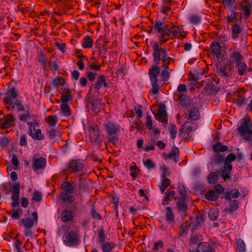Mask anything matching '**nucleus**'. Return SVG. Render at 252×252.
<instances>
[{
  "mask_svg": "<svg viewBox=\"0 0 252 252\" xmlns=\"http://www.w3.org/2000/svg\"><path fill=\"white\" fill-rule=\"evenodd\" d=\"M152 48L153 50L152 55L154 63L158 65L161 60L163 63L162 67L167 68L171 63L172 58L168 56L167 48L165 47H162L157 42L154 43Z\"/></svg>",
  "mask_w": 252,
  "mask_h": 252,
  "instance_id": "nucleus-1",
  "label": "nucleus"
},
{
  "mask_svg": "<svg viewBox=\"0 0 252 252\" xmlns=\"http://www.w3.org/2000/svg\"><path fill=\"white\" fill-rule=\"evenodd\" d=\"M181 36L184 37L181 34V29L172 25H167L165 26L164 33L159 35L160 38L162 40L161 42L163 43L166 42L170 38H180Z\"/></svg>",
  "mask_w": 252,
  "mask_h": 252,
  "instance_id": "nucleus-2",
  "label": "nucleus"
},
{
  "mask_svg": "<svg viewBox=\"0 0 252 252\" xmlns=\"http://www.w3.org/2000/svg\"><path fill=\"white\" fill-rule=\"evenodd\" d=\"M236 7L240 18L247 20L252 13V0H241L238 2Z\"/></svg>",
  "mask_w": 252,
  "mask_h": 252,
  "instance_id": "nucleus-3",
  "label": "nucleus"
},
{
  "mask_svg": "<svg viewBox=\"0 0 252 252\" xmlns=\"http://www.w3.org/2000/svg\"><path fill=\"white\" fill-rule=\"evenodd\" d=\"M160 68L156 63L149 69L148 74L152 86V93L154 94H157L159 92V87L158 83L157 77L160 73Z\"/></svg>",
  "mask_w": 252,
  "mask_h": 252,
  "instance_id": "nucleus-4",
  "label": "nucleus"
},
{
  "mask_svg": "<svg viewBox=\"0 0 252 252\" xmlns=\"http://www.w3.org/2000/svg\"><path fill=\"white\" fill-rule=\"evenodd\" d=\"M63 242L68 247L76 246L79 244V235L75 230H71L66 232L63 235Z\"/></svg>",
  "mask_w": 252,
  "mask_h": 252,
  "instance_id": "nucleus-5",
  "label": "nucleus"
},
{
  "mask_svg": "<svg viewBox=\"0 0 252 252\" xmlns=\"http://www.w3.org/2000/svg\"><path fill=\"white\" fill-rule=\"evenodd\" d=\"M18 96V92L14 88L12 87L7 90L5 94L4 100L6 104H9L7 108L9 110L13 111L15 108L14 100L17 98Z\"/></svg>",
  "mask_w": 252,
  "mask_h": 252,
  "instance_id": "nucleus-6",
  "label": "nucleus"
},
{
  "mask_svg": "<svg viewBox=\"0 0 252 252\" xmlns=\"http://www.w3.org/2000/svg\"><path fill=\"white\" fill-rule=\"evenodd\" d=\"M252 123L248 118H244L241 122L240 126L238 128V130L240 135L245 136L246 140H249V137L246 135L252 134Z\"/></svg>",
  "mask_w": 252,
  "mask_h": 252,
  "instance_id": "nucleus-7",
  "label": "nucleus"
},
{
  "mask_svg": "<svg viewBox=\"0 0 252 252\" xmlns=\"http://www.w3.org/2000/svg\"><path fill=\"white\" fill-rule=\"evenodd\" d=\"M32 218L27 217L22 219L18 222L19 225H23L25 228H32L34 224H37L38 221V215L36 212L34 211L32 213Z\"/></svg>",
  "mask_w": 252,
  "mask_h": 252,
  "instance_id": "nucleus-8",
  "label": "nucleus"
},
{
  "mask_svg": "<svg viewBox=\"0 0 252 252\" xmlns=\"http://www.w3.org/2000/svg\"><path fill=\"white\" fill-rule=\"evenodd\" d=\"M84 167V163L80 159H73L69 161L67 165L68 172H76L82 171Z\"/></svg>",
  "mask_w": 252,
  "mask_h": 252,
  "instance_id": "nucleus-9",
  "label": "nucleus"
},
{
  "mask_svg": "<svg viewBox=\"0 0 252 252\" xmlns=\"http://www.w3.org/2000/svg\"><path fill=\"white\" fill-rule=\"evenodd\" d=\"M216 70L218 75L222 77H227L231 75L230 68H228L226 64L219 63L216 65Z\"/></svg>",
  "mask_w": 252,
  "mask_h": 252,
  "instance_id": "nucleus-10",
  "label": "nucleus"
},
{
  "mask_svg": "<svg viewBox=\"0 0 252 252\" xmlns=\"http://www.w3.org/2000/svg\"><path fill=\"white\" fill-rule=\"evenodd\" d=\"M155 118L157 120L162 122L164 127L167 126V112L164 105H160L159 106L158 113L155 115Z\"/></svg>",
  "mask_w": 252,
  "mask_h": 252,
  "instance_id": "nucleus-11",
  "label": "nucleus"
},
{
  "mask_svg": "<svg viewBox=\"0 0 252 252\" xmlns=\"http://www.w3.org/2000/svg\"><path fill=\"white\" fill-rule=\"evenodd\" d=\"M46 160L43 157L33 158L32 160V169L37 171L39 169H43L46 166Z\"/></svg>",
  "mask_w": 252,
  "mask_h": 252,
  "instance_id": "nucleus-12",
  "label": "nucleus"
},
{
  "mask_svg": "<svg viewBox=\"0 0 252 252\" xmlns=\"http://www.w3.org/2000/svg\"><path fill=\"white\" fill-rule=\"evenodd\" d=\"M211 50L213 54L218 60L222 59V55L221 47L219 42H214L211 45Z\"/></svg>",
  "mask_w": 252,
  "mask_h": 252,
  "instance_id": "nucleus-13",
  "label": "nucleus"
},
{
  "mask_svg": "<svg viewBox=\"0 0 252 252\" xmlns=\"http://www.w3.org/2000/svg\"><path fill=\"white\" fill-rule=\"evenodd\" d=\"M107 133L110 135L116 134L120 130V126L113 122H109L105 125Z\"/></svg>",
  "mask_w": 252,
  "mask_h": 252,
  "instance_id": "nucleus-14",
  "label": "nucleus"
},
{
  "mask_svg": "<svg viewBox=\"0 0 252 252\" xmlns=\"http://www.w3.org/2000/svg\"><path fill=\"white\" fill-rule=\"evenodd\" d=\"M205 220V217L204 215L200 213L196 214L195 216V223H194L191 228V231H194L201 227L204 223Z\"/></svg>",
  "mask_w": 252,
  "mask_h": 252,
  "instance_id": "nucleus-15",
  "label": "nucleus"
},
{
  "mask_svg": "<svg viewBox=\"0 0 252 252\" xmlns=\"http://www.w3.org/2000/svg\"><path fill=\"white\" fill-rule=\"evenodd\" d=\"M102 87L109 88V86L106 82V78L104 75H100L95 82L94 88L98 91Z\"/></svg>",
  "mask_w": 252,
  "mask_h": 252,
  "instance_id": "nucleus-16",
  "label": "nucleus"
},
{
  "mask_svg": "<svg viewBox=\"0 0 252 252\" xmlns=\"http://www.w3.org/2000/svg\"><path fill=\"white\" fill-rule=\"evenodd\" d=\"M193 252H213L210 245L206 242L200 243Z\"/></svg>",
  "mask_w": 252,
  "mask_h": 252,
  "instance_id": "nucleus-17",
  "label": "nucleus"
},
{
  "mask_svg": "<svg viewBox=\"0 0 252 252\" xmlns=\"http://www.w3.org/2000/svg\"><path fill=\"white\" fill-rule=\"evenodd\" d=\"M229 204V207L225 208L223 211L226 213H232L237 210L239 206L238 201L237 200H227Z\"/></svg>",
  "mask_w": 252,
  "mask_h": 252,
  "instance_id": "nucleus-18",
  "label": "nucleus"
},
{
  "mask_svg": "<svg viewBox=\"0 0 252 252\" xmlns=\"http://www.w3.org/2000/svg\"><path fill=\"white\" fill-rule=\"evenodd\" d=\"M179 150L175 146L172 147L170 153L166 156V158H169L177 162L179 159Z\"/></svg>",
  "mask_w": 252,
  "mask_h": 252,
  "instance_id": "nucleus-19",
  "label": "nucleus"
},
{
  "mask_svg": "<svg viewBox=\"0 0 252 252\" xmlns=\"http://www.w3.org/2000/svg\"><path fill=\"white\" fill-rule=\"evenodd\" d=\"M236 67L237 69L238 74L240 76L245 75L249 70L247 64L242 62L236 64Z\"/></svg>",
  "mask_w": 252,
  "mask_h": 252,
  "instance_id": "nucleus-20",
  "label": "nucleus"
},
{
  "mask_svg": "<svg viewBox=\"0 0 252 252\" xmlns=\"http://www.w3.org/2000/svg\"><path fill=\"white\" fill-rule=\"evenodd\" d=\"M232 168V165H226V164H224L221 174L223 179L224 181H226L227 180L230 179L229 174L230 173Z\"/></svg>",
  "mask_w": 252,
  "mask_h": 252,
  "instance_id": "nucleus-21",
  "label": "nucleus"
},
{
  "mask_svg": "<svg viewBox=\"0 0 252 252\" xmlns=\"http://www.w3.org/2000/svg\"><path fill=\"white\" fill-rule=\"evenodd\" d=\"M73 218V212L69 210H64L61 214L62 220L64 222L71 220Z\"/></svg>",
  "mask_w": 252,
  "mask_h": 252,
  "instance_id": "nucleus-22",
  "label": "nucleus"
},
{
  "mask_svg": "<svg viewBox=\"0 0 252 252\" xmlns=\"http://www.w3.org/2000/svg\"><path fill=\"white\" fill-rule=\"evenodd\" d=\"M15 121V118L13 116L10 115L5 118L3 122L1 123L0 128H7L13 125V123Z\"/></svg>",
  "mask_w": 252,
  "mask_h": 252,
  "instance_id": "nucleus-23",
  "label": "nucleus"
},
{
  "mask_svg": "<svg viewBox=\"0 0 252 252\" xmlns=\"http://www.w3.org/2000/svg\"><path fill=\"white\" fill-rule=\"evenodd\" d=\"M240 193L237 189H231L226 192L224 198L226 200H232V198H237L239 196Z\"/></svg>",
  "mask_w": 252,
  "mask_h": 252,
  "instance_id": "nucleus-24",
  "label": "nucleus"
},
{
  "mask_svg": "<svg viewBox=\"0 0 252 252\" xmlns=\"http://www.w3.org/2000/svg\"><path fill=\"white\" fill-rule=\"evenodd\" d=\"M199 111L198 109L196 107L191 108L189 112V119L192 121H195L199 118Z\"/></svg>",
  "mask_w": 252,
  "mask_h": 252,
  "instance_id": "nucleus-25",
  "label": "nucleus"
},
{
  "mask_svg": "<svg viewBox=\"0 0 252 252\" xmlns=\"http://www.w3.org/2000/svg\"><path fill=\"white\" fill-rule=\"evenodd\" d=\"M165 218L167 222L170 224H172L174 220V215L171 207H167L165 209Z\"/></svg>",
  "mask_w": 252,
  "mask_h": 252,
  "instance_id": "nucleus-26",
  "label": "nucleus"
},
{
  "mask_svg": "<svg viewBox=\"0 0 252 252\" xmlns=\"http://www.w3.org/2000/svg\"><path fill=\"white\" fill-rule=\"evenodd\" d=\"M20 185L19 182L15 183L14 185L12 187L11 192V198H19L20 196Z\"/></svg>",
  "mask_w": 252,
  "mask_h": 252,
  "instance_id": "nucleus-27",
  "label": "nucleus"
},
{
  "mask_svg": "<svg viewBox=\"0 0 252 252\" xmlns=\"http://www.w3.org/2000/svg\"><path fill=\"white\" fill-rule=\"evenodd\" d=\"M242 55L238 51H233L230 55V58L232 60V62H235L236 64L242 62L243 59Z\"/></svg>",
  "mask_w": 252,
  "mask_h": 252,
  "instance_id": "nucleus-28",
  "label": "nucleus"
},
{
  "mask_svg": "<svg viewBox=\"0 0 252 252\" xmlns=\"http://www.w3.org/2000/svg\"><path fill=\"white\" fill-rule=\"evenodd\" d=\"M213 149L215 152L219 153L227 151L228 147L225 145H222L220 142H217L213 145Z\"/></svg>",
  "mask_w": 252,
  "mask_h": 252,
  "instance_id": "nucleus-29",
  "label": "nucleus"
},
{
  "mask_svg": "<svg viewBox=\"0 0 252 252\" xmlns=\"http://www.w3.org/2000/svg\"><path fill=\"white\" fill-rule=\"evenodd\" d=\"M101 245L103 252H110L116 247V244L112 242L104 243Z\"/></svg>",
  "mask_w": 252,
  "mask_h": 252,
  "instance_id": "nucleus-30",
  "label": "nucleus"
},
{
  "mask_svg": "<svg viewBox=\"0 0 252 252\" xmlns=\"http://www.w3.org/2000/svg\"><path fill=\"white\" fill-rule=\"evenodd\" d=\"M242 30V28L239 24H234L232 27V38L234 39L237 38L239 36V34L241 32Z\"/></svg>",
  "mask_w": 252,
  "mask_h": 252,
  "instance_id": "nucleus-31",
  "label": "nucleus"
},
{
  "mask_svg": "<svg viewBox=\"0 0 252 252\" xmlns=\"http://www.w3.org/2000/svg\"><path fill=\"white\" fill-rule=\"evenodd\" d=\"M22 214V210L19 208L17 209H13L9 213V215H10L11 217L14 220H19L21 218Z\"/></svg>",
  "mask_w": 252,
  "mask_h": 252,
  "instance_id": "nucleus-32",
  "label": "nucleus"
},
{
  "mask_svg": "<svg viewBox=\"0 0 252 252\" xmlns=\"http://www.w3.org/2000/svg\"><path fill=\"white\" fill-rule=\"evenodd\" d=\"M38 61L42 66L43 69L45 70L47 67V57L41 52L38 55Z\"/></svg>",
  "mask_w": 252,
  "mask_h": 252,
  "instance_id": "nucleus-33",
  "label": "nucleus"
},
{
  "mask_svg": "<svg viewBox=\"0 0 252 252\" xmlns=\"http://www.w3.org/2000/svg\"><path fill=\"white\" fill-rule=\"evenodd\" d=\"M72 99V95L69 91H66V93L62 94L61 97L62 104H67V103Z\"/></svg>",
  "mask_w": 252,
  "mask_h": 252,
  "instance_id": "nucleus-34",
  "label": "nucleus"
},
{
  "mask_svg": "<svg viewBox=\"0 0 252 252\" xmlns=\"http://www.w3.org/2000/svg\"><path fill=\"white\" fill-rule=\"evenodd\" d=\"M161 184L159 185V188L162 193H163L166 189L169 186L170 180L167 177L161 178Z\"/></svg>",
  "mask_w": 252,
  "mask_h": 252,
  "instance_id": "nucleus-35",
  "label": "nucleus"
},
{
  "mask_svg": "<svg viewBox=\"0 0 252 252\" xmlns=\"http://www.w3.org/2000/svg\"><path fill=\"white\" fill-rule=\"evenodd\" d=\"M25 112V114H22L19 116V119L21 121L27 122L31 119L32 115L29 106H27V110Z\"/></svg>",
  "mask_w": 252,
  "mask_h": 252,
  "instance_id": "nucleus-36",
  "label": "nucleus"
},
{
  "mask_svg": "<svg viewBox=\"0 0 252 252\" xmlns=\"http://www.w3.org/2000/svg\"><path fill=\"white\" fill-rule=\"evenodd\" d=\"M166 25H164L161 21H156L153 26V28L159 33H164V27Z\"/></svg>",
  "mask_w": 252,
  "mask_h": 252,
  "instance_id": "nucleus-37",
  "label": "nucleus"
},
{
  "mask_svg": "<svg viewBox=\"0 0 252 252\" xmlns=\"http://www.w3.org/2000/svg\"><path fill=\"white\" fill-rule=\"evenodd\" d=\"M62 188L64 192L73 193L74 190V187L68 182H65L62 185Z\"/></svg>",
  "mask_w": 252,
  "mask_h": 252,
  "instance_id": "nucleus-38",
  "label": "nucleus"
},
{
  "mask_svg": "<svg viewBox=\"0 0 252 252\" xmlns=\"http://www.w3.org/2000/svg\"><path fill=\"white\" fill-rule=\"evenodd\" d=\"M27 124L29 126V134H32L34 132L36 131V127L39 126L38 123L35 121H33L31 122H27Z\"/></svg>",
  "mask_w": 252,
  "mask_h": 252,
  "instance_id": "nucleus-39",
  "label": "nucleus"
},
{
  "mask_svg": "<svg viewBox=\"0 0 252 252\" xmlns=\"http://www.w3.org/2000/svg\"><path fill=\"white\" fill-rule=\"evenodd\" d=\"M219 215V211L217 209H211L208 213V217L212 220H215Z\"/></svg>",
  "mask_w": 252,
  "mask_h": 252,
  "instance_id": "nucleus-40",
  "label": "nucleus"
},
{
  "mask_svg": "<svg viewBox=\"0 0 252 252\" xmlns=\"http://www.w3.org/2000/svg\"><path fill=\"white\" fill-rule=\"evenodd\" d=\"M72 193L63 192L61 194V198L64 201L71 202L74 200L73 196L72 195Z\"/></svg>",
  "mask_w": 252,
  "mask_h": 252,
  "instance_id": "nucleus-41",
  "label": "nucleus"
},
{
  "mask_svg": "<svg viewBox=\"0 0 252 252\" xmlns=\"http://www.w3.org/2000/svg\"><path fill=\"white\" fill-rule=\"evenodd\" d=\"M185 198H182L177 202V206L180 211L185 212L187 209V205L184 200Z\"/></svg>",
  "mask_w": 252,
  "mask_h": 252,
  "instance_id": "nucleus-42",
  "label": "nucleus"
},
{
  "mask_svg": "<svg viewBox=\"0 0 252 252\" xmlns=\"http://www.w3.org/2000/svg\"><path fill=\"white\" fill-rule=\"evenodd\" d=\"M29 135L34 140H41L44 138L43 134L41 133V129L39 128L37 129L36 131L32 133V134Z\"/></svg>",
  "mask_w": 252,
  "mask_h": 252,
  "instance_id": "nucleus-43",
  "label": "nucleus"
},
{
  "mask_svg": "<svg viewBox=\"0 0 252 252\" xmlns=\"http://www.w3.org/2000/svg\"><path fill=\"white\" fill-rule=\"evenodd\" d=\"M93 43V40L89 36H86L83 40L82 46L85 48H91Z\"/></svg>",
  "mask_w": 252,
  "mask_h": 252,
  "instance_id": "nucleus-44",
  "label": "nucleus"
},
{
  "mask_svg": "<svg viewBox=\"0 0 252 252\" xmlns=\"http://www.w3.org/2000/svg\"><path fill=\"white\" fill-rule=\"evenodd\" d=\"M190 226V224L186 222L183 223L180 227L181 230L179 232V235L180 236H183L187 233Z\"/></svg>",
  "mask_w": 252,
  "mask_h": 252,
  "instance_id": "nucleus-45",
  "label": "nucleus"
},
{
  "mask_svg": "<svg viewBox=\"0 0 252 252\" xmlns=\"http://www.w3.org/2000/svg\"><path fill=\"white\" fill-rule=\"evenodd\" d=\"M207 179L209 184H214L218 180V174L216 172H211L208 176Z\"/></svg>",
  "mask_w": 252,
  "mask_h": 252,
  "instance_id": "nucleus-46",
  "label": "nucleus"
},
{
  "mask_svg": "<svg viewBox=\"0 0 252 252\" xmlns=\"http://www.w3.org/2000/svg\"><path fill=\"white\" fill-rule=\"evenodd\" d=\"M168 130L170 136L172 139H174L176 137L177 133L176 126L174 124H171L168 128Z\"/></svg>",
  "mask_w": 252,
  "mask_h": 252,
  "instance_id": "nucleus-47",
  "label": "nucleus"
},
{
  "mask_svg": "<svg viewBox=\"0 0 252 252\" xmlns=\"http://www.w3.org/2000/svg\"><path fill=\"white\" fill-rule=\"evenodd\" d=\"M91 103L92 106V109L95 112H98L101 107L99 100L97 99H94L92 100Z\"/></svg>",
  "mask_w": 252,
  "mask_h": 252,
  "instance_id": "nucleus-48",
  "label": "nucleus"
},
{
  "mask_svg": "<svg viewBox=\"0 0 252 252\" xmlns=\"http://www.w3.org/2000/svg\"><path fill=\"white\" fill-rule=\"evenodd\" d=\"M61 111L62 113L65 116H70L71 114L70 108L67 104H61Z\"/></svg>",
  "mask_w": 252,
  "mask_h": 252,
  "instance_id": "nucleus-49",
  "label": "nucleus"
},
{
  "mask_svg": "<svg viewBox=\"0 0 252 252\" xmlns=\"http://www.w3.org/2000/svg\"><path fill=\"white\" fill-rule=\"evenodd\" d=\"M58 120V117L55 115H50L47 118V122L51 126H55L57 123Z\"/></svg>",
  "mask_w": 252,
  "mask_h": 252,
  "instance_id": "nucleus-50",
  "label": "nucleus"
},
{
  "mask_svg": "<svg viewBox=\"0 0 252 252\" xmlns=\"http://www.w3.org/2000/svg\"><path fill=\"white\" fill-rule=\"evenodd\" d=\"M227 21L228 22H232L233 21H236V23H240V20H238L236 18V12L234 10L231 9L230 11V14L227 17Z\"/></svg>",
  "mask_w": 252,
  "mask_h": 252,
  "instance_id": "nucleus-51",
  "label": "nucleus"
},
{
  "mask_svg": "<svg viewBox=\"0 0 252 252\" xmlns=\"http://www.w3.org/2000/svg\"><path fill=\"white\" fill-rule=\"evenodd\" d=\"M189 20L191 23L193 25H197L201 21V18L199 16L196 14H192L190 16Z\"/></svg>",
  "mask_w": 252,
  "mask_h": 252,
  "instance_id": "nucleus-52",
  "label": "nucleus"
},
{
  "mask_svg": "<svg viewBox=\"0 0 252 252\" xmlns=\"http://www.w3.org/2000/svg\"><path fill=\"white\" fill-rule=\"evenodd\" d=\"M206 198L209 200H215L218 198L217 193L214 190L208 191L206 194Z\"/></svg>",
  "mask_w": 252,
  "mask_h": 252,
  "instance_id": "nucleus-53",
  "label": "nucleus"
},
{
  "mask_svg": "<svg viewBox=\"0 0 252 252\" xmlns=\"http://www.w3.org/2000/svg\"><path fill=\"white\" fill-rule=\"evenodd\" d=\"M239 252H246V245L244 241L240 239L237 242Z\"/></svg>",
  "mask_w": 252,
  "mask_h": 252,
  "instance_id": "nucleus-54",
  "label": "nucleus"
},
{
  "mask_svg": "<svg viewBox=\"0 0 252 252\" xmlns=\"http://www.w3.org/2000/svg\"><path fill=\"white\" fill-rule=\"evenodd\" d=\"M169 67L167 68H164V70L161 71V76L162 80L164 82L168 81L170 77V73L168 71Z\"/></svg>",
  "mask_w": 252,
  "mask_h": 252,
  "instance_id": "nucleus-55",
  "label": "nucleus"
},
{
  "mask_svg": "<svg viewBox=\"0 0 252 252\" xmlns=\"http://www.w3.org/2000/svg\"><path fill=\"white\" fill-rule=\"evenodd\" d=\"M236 157L233 154H229L227 155L224 164L226 165H231V162L235 160Z\"/></svg>",
  "mask_w": 252,
  "mask_h": 252,
  "instance_id": "nucleus-56",
  "label": "nucleus"
},
{
  "mask_svg": "<svg viewBox=\"0 0 252 252\" xmlns=\"http://www.w3.org/2000/svg\"><path fill=\"white\" fill-rule=\"evenodd\" d=\"M143 163L145 167L149 170L156 167L155 163L150 159L144 161Z\"/></svg>",
  "mask_w": 252,
  "mask_h": 252,
  "instance_id": "nucleus-57",
  "label": "nucleus"
},
{
  "mask_svg": "<svg viewBox=\"0 0 252 252\" xmlns=\"http://www.w3.org/2000/svg\"><path fill=\"white\" fill-rule=\"evenodd\" d=\"M178 189L181 197L185 198L186 196V189L184 185L182 184H178Z\"/></svg>",
  "mask_w": 252,
  "mask_h": 252,
  "instance_id": "nucleus-58",
  "label": "nucleus"
},
{
  "mask_svg": "<svg viewBox=\"0 0 252 252\" xmlns=\"http://www.w3.org/2000/svg\"><path fill=\"white\" fill-rule=\"evenodd\" d=\"M14 104L18 111H26L27 110V106L28 105L24 106L19 100H16Z\"/></svg>",
  "mask_w": 252,
  "mask_h": 252,
  "instance_id": "nucleus-59",
  "label": "nucleus"
},
{
  "mask_svg": "<svg viewBox=\"0 0 252 252\" xmlns=\"http://www.w3.org/2000/svg\"><path fill=\"white\" fill-rule=\"evenodd\" d=\"M49 65L50 66L51 70L54 73L57 72L59 67L57 61H50L49 62Z\"/></svg>",
  "mask_w": 252,
  "mask_h": 252,
  "instance_id": "nucleus-60",
  "label": "nucleus"
},
{
  "mask_svg": "<svg viewBox=\"0 0 252 252\" xmlns=\"http://www.w3.org/2000/svg\"><path fill=\"white\" fill-rule=\"evenodd\" d=\"M145 125L148 129H153V120L151 116L150 115H147L146 116V121Z\"/></svg>",
  "mask_w": 252,
  "mask_h": 252,
  "instance_id": "nucleus-61",
  "label": "nucleus"
},
{
  "mask_svg": "<svg viewBox=\"0 0 252 252\" xmlns=\"http://www.w3.org/2000/svg\"><path fill=\"white\" fill-rule=\"evenodd\" d=\"M235 1V0H222V3L224 7L230 9Z\"/></svg>",
  "mask_w": 252,
  "mask_h": 252,
  "instance_id": "nucleus-62",
  "label": "nucleus"
},
{
  "mask_svg": "<svg viewBox=\"0 0 252 252\" xmlns=\"http://www.w3.org/2000/svg\"><path fill=\"white\" fill-rule=\"evenodd\" d=\"M98 238L99 242L101 245L105 243L106 237L102 230H100L98 232Z\"/></svg>",
  "mask_w": 252,
  "mask_h": 252,
  "instance_id": "nucleus-63",
  "label": "nucleus"
},
{
  "mask_svg": "<svg viewBox=\"0 0 252 252\" xmlns=\"http://www.w3.org/2000/svg\"><path fill=\"white\" fill-rule=\"evenodd\" d=\"M200 236L198 235H192L190 237V244L191 245L197 244L200 241Z\"/></svg>",
  "mask_w": 252,
  "mask_h": 252,
  "instance_id": "nucleus-64",
  "label": "nucleus"
}]
</instances>
